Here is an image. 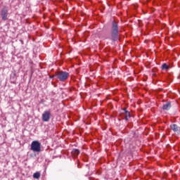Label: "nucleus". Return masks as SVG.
<instances>
[{
  "label": "nucleus",
  "instance_id": "nucleus-13",
  "mask_svg": "<svg viewBox=\"0 0 180 180\" xmlns=\"http://www.w3.org/2000/svg\"><path fill=\"white\" fill-rule=\"evenodd\" d=\"M50 78H51V79L56 78V74L53 75H52V76H51Z\"/></svg>",
  "mask_w": 180,
  "mask_h": 180
},
{
  "label": "nucleus",
  "instance_id": "nucleus-8",
  "mask_svg": "<svg viewBox=\"0 0 180 180\" xmlns=\"http://www.w3.org/2000/svg\"><path fill=\"white\" fill-rule=\"evenodd\" d=\"M171 102H167L162 105V109H163V110H169V109H171Z\"/></svg>",
  "mask_w": 180,
  "mask_h": 180
},
{
  "label": "nucleus",
  "instance_id": "nucleus-2",
  "mask_svg": "<svg viewBox=\"0 0 180 180\" xmlns=\"http://www.w3.org/2000/svg\"><path fill=\"white\" fill-rule=\"evenodd\" d=\"M70 77V73L65 71L60 70L56 72V77L57 79L60 81V82H64L68 79Z\"/></svg>",
  "mask_w": 180,
  "mask_h": 180
},
{
  "label": "nucleus",
  "instance_id": "nucleus-9",
  "mask_svg": "<svg viewBox=\"0 0 180 180\" xmlns=\"http://www.w3.org/2000/svg\"><path fill=\"white\" fill-rule=\"evenodd\" d=\"M72 155H73V157H78V155H79V150L77 149V148H74L72 150Z\"/></svg>",
  "mask_w": 180,
  "mask_h": 180
},
{
  "label": "nucleus",
  "instance_id": "nucleus-1",
  "mask_svg": "<svg viewBox=\"0 0 180 180\" xmlns=\"http://www.w3.org/2000/svg\"><path fill=\"white\" fill-rule=\"evenodd\" d=\"M120 28H119V22L116 20H112L111 22L110 27V37L108 38L112 41H117L120 40Z\"/></svg>",
  "mask_w": 180,
  "mask_h": 180
},
{
  "label": "nucleus",
  "instance_id": "nucleus-10",
  "mask_svg": "<svg viewBox=\"0 0 180 180\" xmlns=\"http://www.w3.org/2000/svg\"><path fill=\"white\" fill-rule=\"evenodd\" d=\"M33 178H34V179H40V172H37L34 173Z\"/></svg>",
  "mask_w": 180,
  "mask_h": 180
},
{
  "label": "nucleus",
  "instance_id": "nucleus-11",
  "mask_svg": "<svg viewBox=\"0 0 180 180\" xmlns=\"http://www.w3.org/2000/svg\"><path fill=\"white\" fill-rule=\"evenodd\" d=\"M162 70L164 71L165 70H168L169 68V66L168 65H167V63H163L162 65Z\"/></svg>",
  "mask_w": 180,
  "mask_h": 180
},
{
  "label": "nucleus",
  "instance_id": "nucleus-7",
  "mask_svg": "<svg viewBox=\"0 0 180 180\" xmlns=\"http://www.w3.org/2000/svg\"><path fill=\"white\" fill-rule=\"evenodd\" d=\"M170 128L172 130H173V131H174V133H178L180 131V127L176 125V124H172L170 125Z\"/></svg>",
  "mask_w": 180,
  "mask_h": 180
},
{
  "label": "nucleus",
  "instance_id": "nucleus-3",
  "mask_svg": "<svg viewBox=\"0 0 180 180\" xmlns=\"http://www.w3.org/2000/svg\"><path fill=\"white\" fill-rule=\"evenodd\" d=\"M30 150L34 153H40L41 151V143L39 141H33L31 143Z\"/></svg>",
  "mask_w": 180,
  "mask_h": 180
},
{
  "label": "nucleus",
  "instance_id": "nucleus-6",
  "mask_svg": "<svg viewBox=\"0 0 180 180\" xmlns=\"http://www.w3.org/2000/svg\"><path fill=\"white\" fill-rule=\"evenodd\" d=\"M122 110L124 111V120H126V122H127V120H129V119L131 117V114L129 110H127V108H123Z\"/></svg>",
  "mask_w": 180,
  "mask_h": 180
},
{
  "label": "nucleus",
  "instance_id": "nucleus-12",
  "mask_svg": "<svg viewBox=\"0 0 180 180\" xmlns=\"http://www.w3.org/2000/svg\"><path fill=\"white\" fill-rule=\"evenodd\" d=\"M15 77H16V73H13V75L11 76V79H12V78H15Z\"/></svg>",
  "mask_w": 180,
  "mask_h": 180
},
{
  "label": "nucleus",
  "instance_id": "nucleus-4",
  "mask_svg": "<svg viewBox=\"0 0 180 180\" xmlns=\"http://www.w3.org/2000/svg\"><path fill=\"white\" fill-rule=\"evenodd\" d=\"M8 9L7 6H4L0 11V16L2 20H8V16L9 15Z\"/></svg>",
  "mask_w": 180,
  "mask_h": 180
},
{
  "label": "nucleus",
  "instance_id": "nucleus-5",
  "mask_svg": "<svg viewBox=\"0 0 180 180\" xmlns=\"http://www.w3.org/2000/svg\"><path fill=\"white\" fill-rule=\"evenodd\" d=\"M51 118V110H45L42 114V121L49 122Z\"/></svg>",
  "mask_w": 180,
  "mask_h": 180
}]
</instances>
